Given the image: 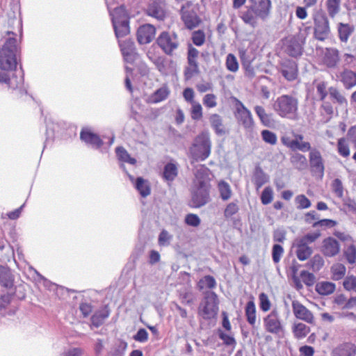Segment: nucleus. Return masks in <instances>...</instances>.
Here are the masks:
<instances>
[{
    "mask_svg": "<svg viewBox=\"0 0 356 356\" xmlns=\"http://www.w3.org/2000/svg\"><path fill=\"white\" fill-rule=\"evenodd\" d=\"M316 92L319 96V99L321 101H323L327 97L328 92V89H327V84L324 81L318 82L316 86Z\"/></svg>",
    "mask_w": 356,
    "mask_h": 356,
    "instance_id": "obj_61",
    "label": "nucleus"
},
{
    "mask_svg": "<svg viewBox=\"0 0 356 356\" xmlns=\"http://www.w3.org/2000/svg\"><path fill=\"white\" fill-rule=\"evenodd\" d=\"M156 69L163 75H168L174 70L175 63L172 60L163 56H158L152 60Z\"/></svg>",
    "mask_w": 356,
    "mask_h": 356,
    "instance_id": "obj_19",
    "label": "nucleus"
},
{
    "mask_svg": "<svg viewBox=\"0 0 356 356\" xmlns=\"http://www.w3.org/2000/svg\"><path fill=\"white\" fill-rule=\"evenodd\" d=\"M117 38H122L129 33V17L124 6L113 8V0H105Z\"/></svg>",
    "mask_w": 356,
    "mask_h": 356,
    "instance_id": "obj_3",
    "label": "nucleus"
},
{
    "mask_svg": "<svg viewBox=\"0 0 356 356\" xmlns=\"http://www.w3.org/2000/svg\"><path fill=\"white\" fill-rule=\"evenodd\" d=\"M279 71L289 81H294L298 76V65L291 60H284L280 65Z\"/></svg>",
    "mask_w": 356,
    "mask_h": 356,
    "instance_id": "obj_16",
    "label": "nucleus"
},
{
    "mask_svg": "<svg viewBox=\"0 0 356 356\" xmlns=\"http://www.w3.org/2000/svg\"><path fill=\"white\" fill-rule=\"evenodd\" d=\"M340 60L339 51L336 48H325L323 52V62L329 68H335Z\"/></svg>",
    "mask_w": 356,
    "mask_h": 356,
    "instance_id": "obj_18",
    "label": "nucleus"
},
{
    "mask_svg": "<svg viewBox=\"0 0 356 356\" xmlns=\"http://www.w3.org/2000/svg\"><path fill=\"white\" fill-rule=\"evenodd\" d=\"M119 44L124 59L127 62H132L136 56L134 42L130 39H127L123 41L120 40Z\"/></svg>",
    "mask_w": 356,
    "mask_h": 356,
    "instance_id": "obj_21",
    "label": "nucleus"
},
{
    "mask_svg": "<svg viewBox=\"0 0 356 356\" xmlns=\"http://www.w3.org/2000/svg\"><path fill=\"white\" fill-rule=\"evenodd\" d=\"M311 266L314 271L319 270L324 265V259L319 254H315L310 260Z\"/></svg>",
    "mask_w": 356,
    "mask_h": 356,
    "instance_id": "obj_58",
    "label": "nucleus"
},
{
    "mask_svg": "<svg viewBox=\"0 0 356 356\" xmlns=\"http://www.w3.org/2000/svg\"><path fill=\"white\" fill-rule=\"evenodd\" d=\"M312 172L314 175L323 177L324 175V162L321 152L316 149H312L309 155Z\"/></svg>",
    "mask_w": 356,
    "mask_h": 356,
    "instance_id": "obj_12",
    "label": "nucleus"
},
{
    "mask_svg": "<svg viewBox=\"0 0 356 356\" xmlns=\"http://www.w3.org/2000/svg\"><path fill=\"white\" fill-rule=\"evenodd\" d=\"M284 254V248L279 244H274L272 248V259L275 264H278Z\"/></svg>",
    "mask_w": 356,
    "mask_h": 356,
    "instance_id": "obj_54",
    "label": "nucleus"
},
{
    "mask_svg": "<svg viewBox=\"0 0 356 356\" xmlns=\"http://www.w3.org/2000/svg\"><path fill=\"white\" fill-rule=\"evenodd\" d=\"M298 104V99L296 97L282 95L275 99L273 108L280 117L296 120L299 117Z\"/></svg>",
    "mask_w": 356,
    "mask_h": 356,
    "instance_id": "obj_2",
    "label": "nucleus"
},
{
    "mask_svg": "<svg viewBox=\"0 0 356 356\" xmlns=\"http://www.w3.org/2000/svg\"><path fill=\"white\" fill-rule=\"evenodd\" d=\"M338 153L343 157H348L350 155V149L344 138H341L337 142Z\"/></svg>",
    "mask_w": 356,
    "mask_h": 356,
    "instance_id": "obj_51",
    "label": "nucleus"
},
{
    "mask_svg": "<svg viewBox=\"0 0 356 356\" xmlns=\"http://www.w3.org/2000/svg\"><path fill=\"white\" fill-rule=\"evenodd\" d=\"M7 38L0 49V68L4 71L13 70L17 65V39L13 32L8 31Z\"/></svg>",
    "mask_w": 356,
    "mask_h": 356,
    "instance_id": "obj_1",
    "label": "nucleus"
},
{
    "mask_svg": "<svg viewBox=\"0 0 356 356\" xmlns=\"http://www.w3.org/2000/svg\"><path fill=\"white\" fill-rule=\"evenodd\" d=\"M292 309L296 318L309 324L314 323V317L312 312L299 301L293 300L292 302Z\"/></svg>",
    "mask_w": 356,
    "mask_h": 356,
    "instance_id": "obj_13",
    "label": "nucleus"
},
{
    "mask_svg": "<svg viewBox=\"0 0 356 356\" xmlns=\"http://www.w3.org/2000/svg\"><path fill=\"white\" fill-rule=\"evenodd\" d=\"M252 5L250 6L253 9L256 15L262 20H265L270 14L271 8L270 0H250Z\"/></svg>",
    "mask_w": 356,
    "mask_h": 356,
    "instance_id": "obj_15",
    "label": "nucleus"
},
{
    "mask_svg": "<svg viewBox=\"0 0 356 356\" xmlns=\"http://www.w3.org/2000/svg\"><path fill=\"white\" fill-rule=\"evenodd\" d=\"M356 346L350 343H343L333 352V356H355Z\"/></svg>",
    "mask_w": 356,
    "mask_h": 356,
    "instance_id": "obj_27",
    "label": "nucleus"
},
{
    "mask_svg": "<svg viewBox=\"0 0 356 356\" xmlns=\"http://www.w3.org/2000/svg\"><path fill=\"white\" fill-rule=\"evenodd\" d=\"M330 98L334 103H337L341 106H346L348 104L347 99L342 92L336 87H330L328 88Z\"/></svg>",
    "mask_w": 356,
    "mask_h": 356,
    "instance_id": "obj_32",
    "label": "nucleus"
},
{
    "mask_svg": "<svg viewBox=\"0 0 356 356\" xmlns=\"http://www.w3.org/2000/svg\"><path fill=\"white\" fill-rule=\"evenodd\" d=\"M339 78L346 89H350L356 86V71L344 70L341 72Z\"/></svg>",
    "mask_w": 356,
    "mask_h": 356,
    "instance_id": "obj_25",
    "label": "nucleus"
},
{
    "mask_svg": "<svg viewBox=\"0 0 356 356\" xmlns=\"http://www.w3.org/2000/svg\"><path fill=\"white\" fill-rule=\"evenodd\" d=\"M340 249V244L337 239L327 237L323 239L321 251L325 257H334L339 253Z\"/></svg>",
    "mask_w": 356,
    "mask_h": 356,
    "instance_id": "obj_14",
    "label": "nucleus"
},
{
    "mask_svg": "<svg viewBox=\"0 0 356 356\" xmlns=\"http://www.w3.org/2000/svg\"><path fill=\"white\" fill-rule=\"evenodd\" d=\"M226 67L232 72H236L238 70V63L236 56L232 54H229L226 58Z\"/></svg>",
    "mask_w": 356,
    "mask_h": 356,
    "instance_id": "obj_50",
    "label": "nucleus"
},
{
    "mask_svg": "<svg viewBox=\"0 0 356 356\" xmlns=\"http://www.w3.org/2000/svg\"><path fill=\"white\" fill-rule=\"evenodd\" d=\"M80 138L86 143L90 145L95 148H99L103 144L102 139L98 135L87 129L81 131Z\"/></svg>",
    "mask_w": 356,
    "mask_h": 356,
    "instance_id": "obj_23",
    "label": "nucleus"
},
{
    "mask_svg": "<svg viewBox=\"0 0 356 356\" xmlns=\"http://www.w3.org/2000/svg\"><path fill=\"white\" fill-rule=\"evenodd\" d=\"M268 179V176L264 172L260 166L255 167L253 172L252 181L257 190L267 183Z\"/></svg>",
    "mask_w": 356,
    "mask_h": 356,
    "instance_id": "obj_28",
    "label": "nucleus"
},
{
    "mask_svg": "<svg viewBox=\"0 0 356 356\" xmlns=\"http://www.w3.org/2000/svg\"><path fill=\"white\" fill-rule=\"evenodd\" d=\"M235 117L238 122L245 129H249L253 127V119L250 111L240 101L236 104Z\"/></svg>",
    "mask_w": 356,
    "mask_h": 356,
    "instance_id": "obj_11",
    "label": "nucleus"
},
{
    "mask_svg": "<svg viewBox=\"0 0 356 356\" xmlns=\"http://www.w3.org/2000/svg\"><path fill=\"white\" fill-rule=\"evenodd\" d=\"M209 122L217 134L222 135L225 134V129L220 115L216 113L211 115L209 117Z\"/></svg>",
    "mask_w": 356,
    "mask_h": 356,
    "instance_id": "obj_35",
    "label": "nucleus"
},
{
    "mask_svg": "<svg viewBox=\"0 0 356 356\" xmlns=\"http://www.w3.org/2000/svg\"><path fill=\"white\" fill-rule=\"evenodd\" d=\"M110 314V311L106 306L104 307L102 309L96 312L92 316V323L96 327L102 325Z\"/></svg>",
    "mask_w": 356,
    "mask_h": 356,
    "instance_id": "obj_30",
    "label": "nucleus"
},
{
    "mask_svg": "<svg viewBox=\"0 0 356 356\" xmlns=\"http://www.w3.org/2000/svg\"><path fill=\"white\" fill-rule=\"evenodd\" d=\"M343 256L350 264L356 263V247L351 244L343 250Z\"/></svg>",
    "mask_w": 356,
    "mask_h": 356,
    "instance_id": "obj_47",
    "label": "nucleus"
},
{
    "mask_svg": "<svg viewBox=\"0 0 356 356\" xmlns=\"http://www.w3.org/2000/svg\"><path fill=\"white\" fill-rule=\"evenodd\" d=\"M346 273V266L341 263H334L330 267L331 278L333 280L338 281L342 280Z\"/></svg>",
    "mask_w": 356,
    "mask_h": 356,
    "instance_id": "obj_33",
    "label": "nucleus"
},
{
    "mask_svg": "<svg viewBox=\"0 0 356 356\" xmlns=\"http://www.w3.org/2000/svg\"><path fill=\"white\" fill-rule=\"evenodd\" d=\"M13 284V277L9 268L0 265V286L6 289Z\"/></svg>",
    "mask_w": 356,
    "mask_h": 356,
    "instance_id": "obj_26",
    "label": "nucleus"
},
{
    "mask_svg": "<svg viewBox=\"0 0 356 356\" xmlns=\"http://www.w3.org/2000/svg\"><path fill=\"white\" fill-rule=\"evenodd\" d=\"M172 238L168 231L163 229L161 232L158 238V243L161 246H168Z\"/></svg>",
    "mask_w": 356,
    "mask_h": 356,
    "instance_id": "obj_60",
    "label": "nucleus"
},
{
    "mask_svg": "<svg viewBox=\"0 0 356 356\" xmlns=\"http://www.w3.org/2000/svg\"><path fill=\"white\" fill-rule=\"evenodd\" d=\"M216 286V281L213 276L205 275L197 282V287L200 291L204 289H213Z\"/></svg>",
    "mask_w": 356,
    "mask_h": 356,
    "instance_id": "obj_39",
    "label": "nucleus"
},
{
    "mask_svg": "<svg viewBox=\"0 0 356 356\" xmlns=\"http://www.w3.org/2000/svg\"><path fill=\"white\" fill-rule=\"evenodd\" d=\"M180 15L185 26L190 30L197 27L202 22L197 14V8L191 2H187L181 6Z\"/></svg>",
    "mask_w": 356,
    "mask_h": 356,
    "instance_id": "obj_7",
    "label": "nucleus"
},
{
    "mask_svg": "<svg viewBox=\"0 0 356 356\" xmlns=\"http://www.w3.org/2000/svg\"><path fill=\"white\" fill-rule=\"evenodd\" d=\"M343 285L346 290L356 292V277L353 275L346 277Z\"/></svg>",
    "mask_w": 356,
    "mask_h": 356,
    "instance_id": "obj_64",
    "label": "nucleus"
},
{
    "mask_svg": "<svg viewBox=\"0 0 356 356\" xmlns=\"http://www.w3.org/2000/svg\"><path fill=\"white\" fill-rule=\"evenodd\" d=\"M293 248L296 249V254L300 261L308 259L313 252V250L309 245L296 239L293 243Z\"/></svg>",
    "mask_w": 356,
    "mask_h": 356,
    "instance_id": "obj_20",
    "label": "nucleus"
},
{
    "mask_svg": "<svg viewBox=\"0 0 356 356\" xmlns=\"http://www.w3.org/2000/svg\"><path fill=\"white\" fill-rule=\"evenodd\" d=\"M191 104V118L195 120H199L202 118V107L201 104L195 102Z\"/></svg>",
    "mask_w": 356,
    "mask_h": 356,
    "instance_id": "obj_52",
    "label": "nucleus"
},
{
    "mask_svg": "<svg viewBox=\"0 0 356 356\" xmlns=\"http://www.w3.org/2000/svg\"><path fill=\"white\" fill-rule=\"evenodd\" d=\"M147 14L159 20L165 17L164 10L157 3H153L148 6Z\"/></svg>",
    "mask_w": 356,
    "mask_h": 356,
    "instance_id": "obj_41",
    "label": "nucleus"
},
{
    "mask_svg": "<svg viewBox=\"0 0 356 356\" xmlns=\"http://www.w3.org/2000/svg\"><path fill=\"white\" fill-rule=\"evenodd\" d=\"M305 37L302 38L300 42V39L296 37L290 38L287 42L286 51L291 56L296 57L302 54V43L304 42Z\"/></svg>",
    "mask_w": 356,
    "mask_h": 356,
    "instance_id": "obj_22",
    "label": "nucleus"
},
{
    "mask_svg": "<svg viewBox=\"0 0 356 356\" xmlns=\"http://www.w3.org/2000/svg\"><path fill=\"white\" fill-rule=\"evenodd\" d=\"M156 29L154 26L147 24L140 26L137 31V40L140 44H148L154 38Z\"/></svg>",
    "mask_w": 356,
    "mask_h": 356,
    "instance_id": "obj_17",
    "label": "nucleus"
},
{
    "mask_svg": "<svg viewBox=\"0 0 356 356\" xmlns=\"http://www.w3.org/2000/svg\"><path fill=\"white\" fill-rule=\"evenodd\" d=\"M259 307L263 312H268L271 307L270 301L265 293H261L259 296Z\"/></svg>",
    "mask_w": 356,
    "mask_h": 356,
    "instance_id": "obj_56",
    "label": "nucleus"
},
{
    "mask_svg": "<svg viewBox=\"0 0 356 356\" xmlns=\"http://www.w3.org/2000/svg\"><path fill=\"white\" fill-rule=\"evenodd\" d=\"M218 312V296L213 291L204 293V300L199 307L198 314L204 319L209 320L216 316Z\"/></svg>",
    "mask_w": 356,
    "mask_h": 356,
    "instance_id": "obj_6",
    "label": "nucleus"
},
{
    "mask_svg": "<svg viewBox=\"0 0 356 356\" xmlns=\"http://www.w3.org/2000/svg\"><path fill=\"white\" fill-rule=\"evenodd\" d=\"M211 140L208 133L202 132L195 139L190 148L191 154L195 161H204L211 153Z\"/></svg>",
    "mask_w": 356,
    "mask_h": 356,
    "instance_id": "obj_4",
    "label": "nucleus"
},
{
    "mask_svg": "<svg viewBox=\"0 0 356 356\" xmlns=\"http://www.w3.org/2000/svg\"><path fill=\"white\" fill-rule=\"evenodd\" d=\"M336 289V285L330 282H321L316 284V291L321 295L327 296L332 293Z\"/></svg>",
    "mask_w": 356,
    "mask_h": 356,
    "instance_id": "obj_38",
    "label": "nucleus"
},
{
    "mask_svg": "<svg viewBox=\"0 0 356 356\" xmlns=\"http://www.w3.org/2000/svg\"><path fill=\"white\" fill-rule=\"evenodd\" d=\"M135 188L143 197L148 196L151 192L149 181L142 177H138L135 181Z\"/></svg>",
    "mask_w": 356,
    "mask_h": 356,
    "instance_id": "obj_34",
    "label": "nucleus"
},
{
    "mask_svg": "<svg viewBox=\"0 0 356 356\" xmlns=\"http://www.w3.org/2000/svg\"><path fill=\"white\" fill-rule=\"evenodd\" d=\"M178 175V165L176 163H168L163 169V177L168 181H172Z\"/></svg>",
    "mask_w": 356,
    "mask_h": 356,
    "instance_id": "obj_31",
    "label": "nucleus"
},
{
    "mask_svg": "<svg viewBox=\"0 0 356 356\" xmlns=\"http://www.w3.org/2000/svg\"><path fill=\"white\" fill-rule=\"evenodd\" d=\"M257 18L259 17L250 7L241 16L243 21L253 28L257 26Z\"/></svg>",
    "mask_w": 356,
    "mask_h": 356,
    "instance_id": "obj_40",
    "label": "nucleus"
},
{
    "mask_svg": "<svg viewBox=\"0 0 356 356\" xmlns=\"http://www.w3.org/2000/svg\"><path fill=\"white\" fill-rule=\"evenodd\" d=\"M292 165L298 170H303L307 168V161L305 156L300 154H293L291 159Z\"/></svg>",
    "mask_w": 356,
    "mask_h": 356,
    "instance_id": "obj_37",
    "label": "nucleus"
},
{
    "mask_svg": "<svg viewBox=\"0 0 356 356\" xmlns=\"http://www.w3.org/2000/svg\"><path fill=\"white\" fill-rule=\"evenodd\" d=\"M169 95V91L165 88L158 89L151 97L150 102L152 103H158L165 99Z\"/></svg>",
    "mask_w": 356,
    "mask_h": 356,
    "instance_id": "obj_49",
    "label": "nucleus"
},
{
    "mask_svg": "<svg viewBox=\"0 0 356 356\" xmlns=\"http://www.w3.org/2000/svg\"><path fill=\"white\" fill-rule=\"evenodd\" d=\"M115 152L118 159L121 161L127 162L132 165L136 163V160L134 158L131 157L129 154L124 147H118Z\"/></svg>",
    "mask_w": 356,
    "mask_h": 356,
    "instance_id": "obj_46",
    "label": "nucleus"
},
{
    "mask_svg": "<svg viewBox=\"0 0 356 356\" xmlns=\"http://www.w3.org/2000/svg\"><path fill=\"white\" fill-rule=\"evenodd\" d=\"M325 6L329 16L334 18L341 9V0H326Z\"/></svg>",
    "mask_w": 356,
    "mask_h": 356,
    "instance_id": "obj_42",
    "label": "nucleus"
},
{
    "mask_svg": "<svg viewBox=\"0 0 356 356\" xmlns=\"http://www.w3.org/2000/svg\"><path fill=\"white\" fill-rule=\"evenodd\" d=\"M332 189L334 194L339 198L343 196V187L339 179H335L332 183Z\"/></svg>",
    "mask_w": 356,
    "mask_h": 356,
    "instance_id": "obj_57",
    "label": "nucleus"
},
{
    "mask_svg": "<svg viewBox=\"0 0 356 356\" xmlns=\"http://www.w3.org/2000/svg\"><path fill=\"white\" fill-rule=\"evenodd\" d=\"M314 24V38L323 41L329 37L330 33V23L327 17L323 13L318 12L313 15Z\"/></svg>",
    "mask_w": 356,
    "mask_h": 356,
    "instance_id": "obj_8",
    "label": "nucleus"
},
{
    "mask_svg": "<svg viewBox=\"0 0 356 356\" xmlns=\"http://www.w3.org/2000/svg\"><path fill=\"white\" fill-rule=\"evenodd\" d=\"M200 72L198 63H188L184 70L186 79L188 80Z\"/></svg>",
    "mask_w": 356,
    "mask_h": 356,
    "instance_id": "obj_53",
    "label": "nucleus"
},
{
    "mask_svg": "<svg viewBox=\"0 0 356 356\" xmlns=\"http://www.w3.org/2000/svg\"><path fill=\"white\" fill-rule=\"evenodd\" d=\"M218 188L222 200H228L232 197V191L227 182L223 180L220 181L218 184Z\"/></svg>",
    "mask_w": 356,
    "mask_h": 356,
    "instance_id": "obj_43",
    "label": "nucleus"
},
{
    "mask_svg": "<svg viewBox=\"0 0 356 356\" xmlns=\"http://www.w3.org/2000/svg\"><path fill=\"white\" fill-rule=\"evenodd\" d=\"M354 29V26L349 24L339 22L337 24V31L339 40L342 42H347L349 37L353 33Z\"/></svg>",
    "mask_w": 356,
    "mask_h": 356,
    "instance_id": "obj_29",
    "label": "nucleus"
},
{
    "mask_svg": "<svg viewBox=\"0 0 356 356\" xmlns=\"http://www.w3.org/2000/svg\"><path fill=\"white\" fill-rule=\"evenodd\" d=\"M179 298L182 304L188 305L193 304L195 300V296L192 291L188 289L180 291Z\"/></svg>",
    "mask_w": 356,
    "mask_h": 356,
    "instance_id": "obj_48",
    "label": "nucleus"
},
{
    "mask_svg": "<svg viewBox=\"0 0 356 356\" xmlns=\"http://www.w3.org/2000/svg\"><path fill=\"white\" fill-rule=\"evenodd\" d=\"M185 222L189 225L194 227H197L200 225L201 220L197 214L194 213H188L186 216Z\"/></svg>",
    "mask_w": 356,
    "mask_h": 356,
    "instance_id": "obj_62",
    "label": "nucleus"
},
{
    "mask_svg": "<svg viewBox=\"0 0 356 356\" xmlns=\"http://www.w3.org/2000/svg\"><path fill=\"white\" fill-rule=\"evenodd\" d=\"M262 139L270 145H274L277 143V138L275 133L269 130H263L261 133Z\"/></svg>",
    "mask_w": 356,
    "mask_h": 356,
    "instance_id": "obj_55",
    "label": "nucleus"
},
{
    "mask_svg": "<svg viewBox=\"0 0 356 356\" xmlns=\"http://www.w3.org/2000/svg\"><path fill=\"white\" fill-rule=\"evenodd\" d=\"M321 121L326 123L332 118L334 114V108L330 102H323L320 108Z\"/></svg>",
    "mask_w": 356,
    "mask_h": 356,
    "instance_id": "obj_36",
    "label": "nucleus"
},
{
    "mask_svg": "<svg viewBox=\"0 0 356 356\" xmlns=\"http://www.w3.org/2000/svg\"><path fill=\"white\" fill-rule=\"evenodd\" d=\"M156 42L167 55H172L179 45L177 35L175 32H162L158 37Z\"/></svg>",
    "mask_w": 356,
    "mask_h": 356,
    "instance_id": "obj_9",
    "label": "nucleus"
},
{
    "mask_svg": "<svg viewBox=\"0 0 356 356\" xmlns=\"http://www.w3.org/2000/svg\"><path fill=\"white\" fill-rule=\"evenodd\" d=\"M192 40L196 46H202L205 41V34L203 31L198 30L193 33Z\"/></svg>",
    "mask_w": 356,
    "mask_h": 356,
    "instance_id": "obj_59",
    "label": "nucleus"
},
{
    "mask_svg": "<svg viewBox=\"0 0 356 356\" xmlns=\"http://www.w3.org/2000/svg\"><path fill=\"white\" fill-rule=\"evenodd\" d=\"M273 190L270 187H266L261 195V200L263 204H270L273 200Z\"/></svg>",
    "mask_w": 356,
    "mask_h": 356,
    "instance_id": "obj_63",
    "label": "nucleus"
},
{
    "mask_svg": "<svg viewBox=\"0 0 356 356\" xmlns=\"http://www.w3.org/2000/svg\"><path fill=\"white\" fill-rule=\"evenodd\" d=\"M309 332L310 328L302 323L294 324L293 327L294 336L298 339L305 337Z\"/></svg>",
    "mask_w": 356,
    "mask_h": 356,
    "instance_id": "obj_45",
    "label": "nucleus"
},
{
    "mask_svg": "<svg viewBox=\"0 0 356 356\" xmlns=\"http://www.w3.org/2000/svg\"><path fill=\"white\" fill-rule=\"evenodd\" d=\"M245 316L248 322L254 326L256 323V307L253 301H249L245 306Z\"/></svg>",
    "mask_w": 356,
    "mask_h": 356,
    "instance_id": "obj_44",
    "label": "nucleus"
},
{
    "mask_svg": "<svg viewBox=\"0 0 356 356\" xmlns=\"http://www.w3.org/2000/svg\"><path fill=\"white\" fill-rule=\"evenodd\" d=\"M263 321L266 332L273 334H280L284 332L282 319L277 309H273L264 318Z\"/></svg>",
    "mask_w": 356,
    "mask_h": 356,
    "instance_id": "obj_10",
    "label": "nucleus"
},
{
    "mask_svg": "<svg viewBox=\"0 0 356 356\" xmlns=\"http://www.w3.org/2000/svg\"><path fill=\"white\" fill-rule=\"evenodd\" d=\"M210 170L204 165H198L195 167L194 171L195 179L193 184H197L202 182L204 184L209 183V175Z\"/></svg>",
    "mask_w": 356,
    "mask_h": 356,
    "instance_id": "obj_24",
    "label": "nucleus"
},
{
    "mask_svg": "<svg viewBox=\"0 0 356 356\" xmlns=\"http://www.w3.org/2000/svg\"><path fill=\"white\" fill-rule=\"evenodd\" d=\"M209 188V184H193L190 189L191 200L188 205L192 208H200L207 204L210 200Z\"/></svg>",
    "mask_w": 356,
    "mask_h": 356,
    "instance_id": "obj_5",
    "label": "nucleus"
}]
</instances>
